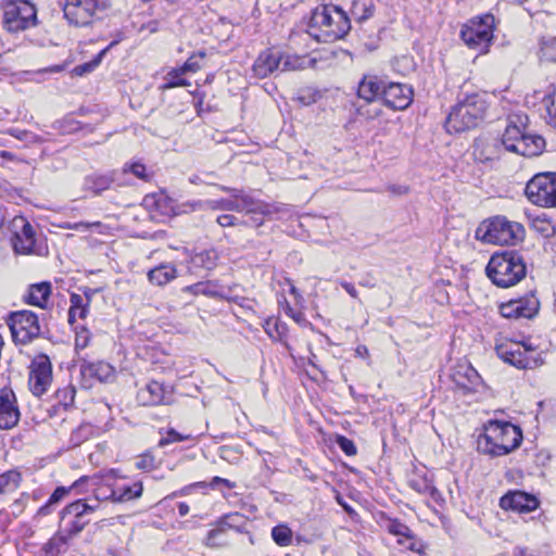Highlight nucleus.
Masks as SVG:
<instances>
[{"label": "nucleus", "instance_id": "4d7b16f0", "mask_svg": "<svg viewBox=\"0 0 556 556\" xmlns=\"http://www.w3.org/2000/svg\"><path fill=\"white\" fill-rule=\"evenodd\" d=\"M181 210L184 213L207 210L206 201H190V202L182 203Z\"/></svg>", "mask_w": 556, "mask_h": 556}, {"label": "nucleus", "instance_id": "c03bdc74", "mask_svg": "<svg viewBox=\"0 0 556 556\" xmlns=\"http://www.w3.org/2000/svg\"><path fill=\"white\" fill-rule=\"evenodd\" d=\"M544 103L548 114V123L556 128V92L544 97Z\"/></svg>", "mask_w": 556, "mask_h": 556}, {"label": "nucleus", "instance_id": "20e7f679", "mask_svg": "<svg viewBox=\"0 0 556 556\" xmlns=\"http://www.w3.org/2000/svg\"><path fill=\"white\" fill-rule=\"evenodd\" d=\"M485 100L478 93L467 96L451 110L445 121L446 131L457 134L476 127L484 117Z\"/></svg>", "mask_w": 556, "mask_h": 556}, {"label": "nucleus", "instance_id": "bf43d9fd", "mask_svg": "<svg viewBox=\"0 0 556 556\" xmlns=\"http://www.w3.org/2000/svg\"><path fill=\"white\" fill-rule=\"evenodd\" d=\"M94 497L97 502L112 500L115 502V492L113 489L99 488L94 491Z\"/></svg>", "mask_w": 556, "mask_h": 556}, {"label": "nucleus", "instance_id": "f704fd0d", "mask_svg": "<svg viewBox=\"0 0 556 556\" xmlns=\"http://www.w3.org/2000/svg\"><path fill=\"white\" fill-rule=\"evenodd\" d=\"M143 486L141 482H135L131 485H124L114 490L115 502H127L141 496Z\"/></svg>", "mask_w": 556, "mask_h": 556}, {"label": "nucleus", "instance_id": "774afa93", "mask_svg": "<svg viewBox=\"0 0 556 556\" xmlns=\"http://www.w3.org/2000/svg\"><path fill=\"white\" fill-rule=\"evenodd\" d=\"M88 344V337L87 336H83V334H78L77 338H76V346L77 348H80V349H84L86 348Z\"/></svg>", "mask_w": 556, "mask_h": 556}, {"label": "nucleus", "instance_id": "c756f323", "mask_svg": "<svg viewBox=\"0 0 556 556\" xmlns=\"http://www.w3.org/2000/svg\"><path fill=\"white\" fill-rule=\"evenodd\" d=\"M315 61L307 56L281 54L280 71H300L311 66Z\"/></svg>", "mask_w": 556, "mask_h": 556}, {"label": "nucleus", "instance_id": "a18cd8bd", "mask_svg": "<svg viewBox=\"0 0 556 556\" xmlns=\"http://www.w3.org/2000/svg\"><path fill=\"white\" fill-rule=\"evenodd\" d=\"M205 52L199 51L198 53L191 55L185 64L180 67L184 73L191 72L195 73L201 68V64L199 60L204 59Z\"/></svg>", "mask_w": 556, "mask_h": 556}, {"label": "nucleus", "instance_id": "39448f33", "mask_svg": "<svg viewBox=\"0 0 556 556\" xmlns=\"http://www.w3.org/2000/svg\"><path fill=\"white\" fill-rule=\"evenodd\" d=\"M311 28H318L325 41H334L348 34L351 25L346 13L336 5L317 7L311 16Z\"/></svg>", "mask_w": 556, "mask_h": 556}, {"label": "nucleus", "instance_id": "69168bd1", "mask_svg": "<svg viewBox=\"0 0 556 556\" xmlns=\"http://www.w3.org/2000/svg\"><path fill=\"white\" fill-rule=\"evenodd\" d=\"M220 484L227 486L228 489H232L235 486V484L232 482H230L227 479L220 478V477H214L213 480L211 481L212 488H216Z\"/></svg>", "mask_w": 556, "mask_h": 556}, {"label": "nucleus", "instance_id": "bb28decb", "mask_svg": "<svg viewBox=\"0 0 556 556\" xmlns=\"http://www.w3.org/2000/svg\"><path fill=\"white\" fill-rule=\"evenodd\" d=\"M513 301L520 318H532L539 312L540 302L532 293Z\"/></svg>", "mask_w": 556, "mask_h": 556}, {"label": "nucleus", "instance_id": "f3484780", "mask_svg": "<svg viewBox=\"0 0 556 556\" xmlns=\"http://www.w3.org/2000/svg\"><path fill=\"white\" fill-rule=\"evenodd\" d=\"M532 349L526 344L517 342L501 343L496 345V353L504 362L514 365L517 368H527L530 366V359L527 353Z\"/></svg>", "mask_w": 556, "mask_h": 556}, {"label": "nucleus", "instance_id": "c9c22d12", "mask_svg": "<svg viewBox=\"0 0 556 556\" xmlns=\"http://www.w3.org/2000/svg\"><path fill=\"white\" fill-rule=\"evenodd\" d=\"M21 482V473L16 470H9L0 475V494L15 491Z\"/></svg>", "mask_w": 556, "mask_h": 556}, {"label": "nucleus", "instance_id": "4be33fe9", "mask_svg": "<svg viewBox=\"0 0 556 556\" xmlns=\"http://www.w3.org/2000/svg\"><path fill=\"white\" fill-rule=\"evenodd\" d=\"M455 382L468 392H473L481 384V377L478 371L467 365L460 366L457 371L454 374Z\"/></svg>", "mask_w": 556, "mask_h": 556}, {"label": "nucleus", "instance_id": "cd10ccee", "mask_svg": "<svg viewBox=\"0 0 556 556\" xmlns=\"http://www.w3.org/2000/svg\"><path fill=\"white\" fill-rule=\"evenodd\" d=\"M81 372L100 381H108L114 375V368L105 362H97L83 365Z\"/></svg>", "mask_w": 556, "mask_h": 556}, {"label": "nucleus", "instance_id": "052dcab7", "mask_svg": "<svg viewBox=\"0 0 556 556\" xmlns=\"http://www.w3.org/2000/svg\"><path fill=\"white\" fill-rule=\"evenodd\" d=\"M217 224L222 227H230L239 225L238 218L230 214L219 215L216 219Z\"/></svg>", "mask_w": 556, "mask_h": 556}, {"label": "nucleus", "instance_id": "a19ab883", "mask_svg": "<svg viewBox=\"0 0 556 556\" xmlns=\"http://www.w3.org/2000/svg\"><path fill=\"white\" fill-rule=\"evenodd\" d=\"M540 59L543 62L556 63V38H549L542 41Z\"/></svg>", "mask_w": 556, "mask_h": 556}, {"label": "nucleus", "instance_id": "8fccbe9b", "mask_svg": "<svg viewBox=\"0 0 556 556\" xmlns=\"http://www.w3.org/2000/svg\"><path fill=\"white\" fill-rule=\"evenodd\" d=\"M136 468L139 470L151 471L155 468V458L152 454H143L136 462Z\"/></svg>", "mask_w": 556, "mask_h": 556}, {"label": "nucleus", "instance_id": "a211bd4d", "mask_svg": "<svg viewBox=\"0 0 556 556\" xmlns=\"http://www.w3.org/2000/svg\"><path fill=\"white\" fill-rule=\"evenodd\" d=\"M20 417L21 414L14 393L2 390L0 392V429L8 430L14 428L18 424Z\"/></svg>", "mask_w": 556, "mask_h": 556}, {"label": "nucleus", "instance_id": "473e14b6", "mask_svg": "<svg viewBox=\"0 0 556 556\" xmlns=\"http://www.w3.org/2000/svg\"><path fill=\"white\" fill-rule=\"evenodd\" d=\"M263 328L273 340L280 342L283 341L288 331L287 325L275 317L267 318L263 324Z\"/></svg>", "mask_w": 556, "mask_h": 556}, {"label": "nucleus", "instance_id": "6e6d98bb", "mask_svg": "<svg viewBox=\"0 0 556 556\" xmlns=\"http://www.w3.org/2000/svg\"><path fill=\"white\" fill-rule=\"evenodd\" d=\"M500 313L505 318H520L513 300L502 304L500 306Z\"/></svg>", "mask_w": 556, "mask_h": 556}, {"label": "nucleus", "instance_id": "7ed1b4c3", "mask_svg": "<svg viewBox=\"0 0 556 556\" xmlns=\"http://www.w3.org/2000/svg\"><path fill=\"white\" fill-rule=\"evenodd\" d=\"M486 276L500 288H509L521 281L527 274L526 262L516 251H505L491 256Z\"/></svg>", "mask_w": 556, "mask_h": 556}, {"label": "nucleus", "instance_id": "6ab92c4d", "mask_svg": "<svg viewBox=\"0 0 556 556\" xmlns=\"http://www.w3.org/2000/svg\"><path fill=\"white\" fill-rule=\"evenodd\" d=\"M500 506L505 510H515L518 513H530L538 508L539 500L522 491H514L505 494L500 500Z\"/></svg>", "mask_w": 556, "mask_h": 556}, {"label": "nucleus", "instance_id": "de8ad7c7", "mask_svg": "<svg viewBox=\"0 0 556 556\" xmlns=\"http://www.w3.org/2000/svg\"><path fill=\"white\" fill-rule=\"evenodd\" d=\"M189 438L190 435L180 434L179 432L172 428L167 430L166 435L160 440L159 446H165L170 443L182 442L185 440H188Z\"/></svg>", "mask_w": 556, "mask_h": 556}, {"label": "nucleus", "instance_id": "b1692460", "mask_svg": "<svg viewBox=\"0 0 556 556\" xmlns=\"http://www.w3.org/2000/svg\"><path fill=\"white\" fill-rule=\"evenodd\" d=\"M50 294L51 285L49 282L35 283L29 287L25 301L30 305L45 308Z\"/></svg>", "mask_w": 556, "mask_h": 556}, {"label": "nucleus", "instance_id": "e2e57ef3", "mask_svg": "<svg viewBox=\"0 0 556 556\" xmlns=\"http://www.w3.org/2000/svg\"><path fill=\"white\" fill-rule=\"evenodd\" d=\"M194 293L215 295V292L211 290L207 283L199 282L192 287Z\"/></svg>", "mask_w": 556, "mask_h": 556}, {"label": "nucleus", "instance_id": "c85d7f7f", "mask_svg": "<svg viewBox=\"0 0 556 556\" xmlns=\"http://www.w3.org/2000/svg\"><path fill=\"white\" fill-rule=\"evenodd\" d=\"M114 178L111 175H90L84 180V189L94 194H100L108 190L113 184Z\"/></svg>", "mask_w": 556, "mask_h": 556}, {"label": "nucleus", "instance_id": "09e8293b", "mask_svg": "<svg viewBox=\"0 0 556 556\" xmlns=\"http://www.w3.org/2000/svg\"><path fill=\"white\" fill-rule=\"evenodd\" d=\"M128 170L142 180L148 181L150 179V175L147 173L146 166L139 162L132 163L130 165L126 164L124 172L126 173Z\"/></svg>", "mask_w": 556, "mask_h": 556}, {"label": "nucleus", "instance_id": "1a4fd4ad", "mask_svg": "<svg viewBox=\"0 0 556 556\" xmlns=\"http://www.w3.org/2000/svg\"><path fill=\"white\" fill-rule=\"evenodd\" d=\"M529 201L542 207H556V173L536 174L526 186Z\"/></svg>", "mask_w": 556, "mask_h": 556}, {"label": "nucleus", "instance_id": "9d476101", "mask_svg": "<svg viewBox=\"0 0 556 556\" xmlns=\"http://www.w3.org/2000/svg\"><path fill=\"white\" fill-rule=\"evenodd\" d=\"M7 323L16 344H27L41 334L39 318L30 311L13 312Z\"/></svg>", "mask_w": 556, "mask_h": 556}, {"label": "nucleus", "instance_id": "680f3d73", "mask_svg": "<svg viewBox=\"0 0 556 556\" xmlns=\"http://www.w3.org/2000/svg\"><path fill=\"white\" fill-rule=\"evenodd\" d=\"M98 63H99V61H94L91 63H85V64L78 65L74 68V73L76 75L81 76L86 73L91 72L98 65Z\"/></svg>", "mask_w": 556, "mask_h": 556}, {"label": "nucleus", "instance_id": "e433bc0d", "mask_svg": "<svg viewBox=\"0 0 556 556\" xmlns=\"http://www.w3.org/2000/svg\"><path fill=\"white\" fill-rule=\"evenodd\" d=\"M523 132L525 131L518 125L510 122L503 134L501 146H503L506 151L510 152V146H516Z\"/></svg>", "mask_w": 556, "mask_h": 556}, {"label": "nucleus", "instance_id": "f03ea898", "mask_svg": "<svg viewBox=\"0 0 556 556\" xmlns=\"http://www.w3.org/2000/svg\"><path fill=\"white\" fill-rule=\"evenodd\" d=\"M223 190L231 193V199L207 200L206 208L212 211L224 210L243 212L247 215H252L251 219L256 227L262 226L264 223L263 218L256 217V215L270 217L283 210L282 207L254 199L238 189L223 187Z\"/></svg>", "mask_w": 556, "mask_h": 556}, {"label": "nucleus", "instance_id": "7c9ffc66", "mask_svg": "<svg viewBox=\"0 0 556 556\" xmlns=\"http://www.w3.org/2000/svg\"><path fill=\"white\" fill-rule=\"evenodd\" d=\"M375 4L372 0H354L351 8L352 17L362 23L374 15Z\"/></svg>", "mask_w": 556, "mask_h": 556}, {"label": "nucleus", "instance_id": "f8f14e48", "mask_svg": "<svg viewBox=\"0 0 556 556\" xmlns=\"http://www.w3.org/2000/svg\"><path fill=\"white\" fill-rule=\"evenodd\" d=\"M98 504L91 505L83 500H78L68 504L61 511L60 527L72 539L75 538L90 522V519L87 518V516L93 513L98 508Z\"/></svg>", "mask_w": 556, "mask_h": 556}, {"label": "nucleus", "instance_id": "4468645a", "mask_svg": "<svg viewBox=\"0 0 556 556\" xmlns=\"http://www.w3.org/2000/svg\"><path fill=\"white\" fill-rule=\"evenodd\" d=\"M12 245L17 254H30L36 243V232L30 223L23 216H15L11 224Z\"/></svg>", "mask_w": 556, "mask_h": 556}, {"label": "nucleus", "instance_id": "393cba45", "mask_svg": "<svg viewBox=\"0 0 556 556\" xmlns=\"http://www.w3.org/2000/svg\"><path fill=\"white\" fill-rule=\"evenodd\" d=\"M177 276V269L169 263L161 264L148 273V279L155 286H164L175 279Z\"/></svg>", "mask_w": 556, "mask_h": 556}, {"label": "nucleus", "instance_id": "ea45409f", "mask_svg": "<svg viewBox=\"0 0 556 556\" xmlns=\"http://www.w3.org/2000/svg\"><path fill=\"white\" fill-rule=\"evenodd\" d=\"M271 538L277 545L289 546L292 542V531L287 526H276L271 530Z\"/></svg>", "mask_w": 556, "mask_h": 556}, {"label": "nucleus", "instance_id": "5701e85b", "mask_svg": "<svg viewBox=\"0 0 556 556\" xmlns=\"http://www.w3.org/2000/svg\"><path fill=\"white\" fill-rule=\"evenodd\" d=\"M138 396L144 405L164 404L166 401V390L162 383L151 381L139 391Z\"/></svg>", "mask_w": 556, "mask_h": 556}, {"label": "nucleus", "instance_id": "aec40b11", "mask_svg": "<svg viewBox=\"0 0 556 556\" xmlns=\"http://www.w3.org/2000/svg\"><path fill=\"white\" fill-rule=\"evenodd\" d=\"M281 53L267 49L260 53L253 64V72L258 78H265L275 71H280Z\"/></svg>", "mask_w": 556, "mask_h": 556}, {"label": "nucleus", "instance_id": "a878e982", "mask_svg": "<svg viewBox=\"0 0 556 556\" xmlns=\"http://www.w3.org/2000/svg\"><path fill=\"white\" fill-rule=\"evenodd\" d=\"M70 540L72 538L60 527V530L42 546V552L47 556H58L66 549Z\"/></svg>", "mask_w": 556, "mask_h": 556}, {"label": "nucleus", "instance_id": "0e129e2a", "mask_svg": "<svg viewBox=\"0 0 556 556\" xmlns=\"http://www.w3.org/2000/svg\"><path fill=\"white\" fill-rule=\"evenodd\" d=\"M285 312L286 314L291 317L292 319H294L295 321L300 323L301 319L303 318V315L301 313H295L294 309L290 306V304L287 302V300L285 299Z\"/></svg>", "mask_w": 556, "mask_h": 556}, {"label": "nucleus", "instance_id": "864d4df0", "mask_svg": "<svg viewBox=\"0 0 556 556\" xmlns=\"http://www.w3.org/2000/svg\"><path fill=\"white\" fill-rule=\"evenodd\" d=\"M337 444L339 445V447L348 455V456H353L356 454L357 450H356V446L355 444L353 443L352 440L343 437V435H339L337 438Z\"/></svg>", "mask_w": 556, "mask_h": 556}, {"label": "nucleus", "instance_id": "2eb2a0df", "mask_svg": "<svg viewBox=\"0 0 556 556\" xmlns=\"http://www.w3.org/2000/svg\"><path fill=\"white\" fill-rule=\"evenodd\" d=\"M52 382V365L50 358L40 354L30 365L28 384L31 393L40 396L47 392Z\"/></svg>", "mask_w": 556, "mask_h": 556}, {"label": "nucleus", "instance_id": "423d86ee", "mask_svg": "<svg viewBox=\"0 0 556 556\" xmlns=\"http://www.w3.org/2000/svg\"><path fill=\"white\" fill-rule=\"evenodd\" d=\"M525 236V228L521 224L510 222L506 217L495 216L479 225L476 230V238L491 244H516Z\"/></svg>", "mask_w": 556, "mask_h": 556}, {"label": "nucleus", "instance_id": "13d9d810", "mask_svg": "<svg viewBox=\"0 0 556 556\" xmlns=\"http://www.w3.org/2000/svg\"><path fill=\"white\" fill-rule=\"evenodd\" d=\"M410 486L418 491L419 493H429L432 497H434L435 494L438 493V490L434 486L429 485L425 481L421 483L417 481H410Z\"/></svg>", "mask_w": 556, "mask_h": 556}, {"label": "nucleus", "instance_id": "37998d69", "mask_svg": "<svg viewBox=\"0 0 556 556\" xmlns=\"http://www.w3.org/2000/svg\"><path fill=\"white\" fill-rule=\"evenodd\" d=\"M320 98V93L318 90L312 87H305L298 91L295 100L302 105H311Z\"/></svg>", "mask_w": 556, "mask_h": 556}, {"label": "nucleus", "instance_id": "603ef678", "mask_svg": "<svg viewBox=\"0 0 556 556\" xmlns=\"http://www.w3.org/2000/svg\"><path fill=\"white\" fill-rule=\"evenodd\" d=\"M224 533L223 528L219 526L216 529L208 531L205 544L210 547H219L224 545V542L219 541L218 538Z\"/></svg>", "mask_w": 556, "mask_h": 556}, {"label": "nucleus", "instance_id": "72a5a7b5", "mask_svg": "<svg viewBox=\"0 0 556 556\" xmlns=\"http://www.w3.org/2000/svg\"><path fill=\"white\" fill-rule=\"evenodd\" d=\"M532 228L544 238L556 237V223L545 214L536 216L532 220Z\"/></svg>", "mask_w": 556, "mask_h": 556}, {"label": "nucleus", "instance_id": "4c0bfd02", "mask_svg": "<svg viewBox=\"0 0 556 556\" xmlns=\"http://www.w3.org/2000/svg\"><path fill=\"white\" fill-rule=\"evenodd\" d=\"M72 488L58 486L50 495L48 502L41 506L37 514L40 516H47L51 513V507L59 504L68 493Z\"/></svg>", "mask_w": 556, "mask_h": 556}, {"label": "nucleus", "instance_id": "2f4dec72", "mask_svg": "<svg viewBox=\"0 0 556 556\" xmlns=\"http://www.w3.org/2000/svg\"><path fill=\"white\" fill-rule=\"evenodd\" d=\"M217 260H218L217 251L214 249H210V250H203V251L195 253L191 257V264L194 267L211 270L216 266Z\"/></svg>", "mask_w": 556, "mask_h": 556}, {"label": "nucleus", "instance_id": "dca6fc26", "mask_svg": "<svg viewBox=\"0 0 556 556\" xmlns=\"http://www.w3.org/2000/svg\"><path fill=\"white\" fill-rule=\"evenodd\" d=\"M413 89L404 84L387 81L382 89V103L392 110H405L413 101Z\"/></svg>", "mask_w": 556, "mask_h": 556}, {"label": "nucleus", "instance_id": "3c124183", "mask_svg": "<svg viewBox=\"0 0 556 556\" xmlns=\"http://www.w3.org/2000/svg\"><path fill=\"white\" fill-rule=\"evenodd\" d=\"M242 519V516L238 513L236 514H229V515H226L224 516L219 522H218V526L220 528H223L224 532L226 531V529H231V528H238V522Z\"/></svg>", "mask_w": 556, "mask_h": 556}, {"label": "nucleus", "instance_id": "0eeeda50", "mask_svg": "<svg viewBox=\"0 0 556 556\" xmlns=\"http://www.w3.org/2000/svg\"><path fill=\"white\" fill-rule=\"evenodd\" d=\"M495 18L492 14H484L468 21L460 30V38L471 49L485 53L493 39Z\"/></svg>", "mask_w": 556, "mask_h": 556}, {"label": "nucleus", "instance_id": "79ce46f5", "mask_svg": "<svg viewBox=\"0 0 556 556\" xmlns=\"http://www.w3.org/2000/svg\"><path fill=\"white\" fill-rule=\"evenodd\" d=\"M182 74L185 73L181 71L180 67L174 68L170 72H168L165 77L166 83L164 84L163 89L190 86V83L187 79L180 77Z\"/></svg>", "mask_w": 556, "mask_h": 556}, {"label": "nucleus", "instance_id": "338daca9", "mask_svg": "<svg viewBox=\"0 0 556 556\" xmlns=\"http://www.w3.org/2000/svg\"><path fill=\"white\" fill-rule=\"evenodd\" d=\"M340 285L352 298H354V299L358 298V292L351 282L341 281Z\"/></svg>", "mask_w": 556, "mask_h": 556}, {"label": "nucleus", "instance_id": "ddd939ff", "mask_svg": "<svg viewBox=\"0 0 556 556\" xmlns=\"http://www.w3.org/2000/svg\"><path fill=\"white\" fill-rule=\"evenodd\" d=\"M386 80L376 75H365L357 86V98L365 102V105L357 106V113L368 119L378 117L379 109H368L367 105L376 101H382V89Z\"/></svg>", "mask_w": 556, "mask_h": 556}, {"label": "nucleus", "instance_id": "f257e3e1", "mask_svg": "<svg viewBox=\"0 0 556 556\" xmlns=\"http://www.w3.org/2000/svg\"><path fill=\"white\" fill-rule=\"evenodd\" d=\"M522 432L509 421L490 420L478 439V451L491 457L507 455L519 447Z\"/></svg>", "mask_w": 556, "mask_h": 556}, {"label": "nucleus", "instance_id": "9b49d317", "mask_svg": "<svg viewBox=\"0 0 556 556\" xmlns=\"http://www.w3.org/2000/svg\"><path fill=\"white\" fill-rule=\"evenodd\" d=\"M108 8L106 0H65L64 17L76 27L90 25L99 11Z\"/></svg>", "mask_w": 556, "mask_h": 556}, {"label": "nucleus", "instance_id": "58836bf2", "mask_svg": "<svg viewBox=\"0 0 556 556\" xmlns=\"http://www.w3.org/2000/svg\"><path fill=\"white\" fill-rule=\"evenodd\" d=\"M76 312H79V318L87 316V307L84 304V299L79 294L71 295V307L68 311V323L73 324L76 319Z\"/></svg>", "mask_w": 556, "mask_h": 556}, {"label": "nucleus", "instance_id": "5fc2aeb1", "mask_svg": "<svg viewBox=\"0 0 556 556\" xmlns=\"http://www.w3.org/2000/svg\"><path fill=\"white\" fill-rule=\"evenodd\" d=\"M103 224L101 222H79L76 225V231L78 232H87L89 230L96 229L99 233H103Z\"/></svg>", "mask_w": 556, "mask_h": 556}, {"label": "nucleus", "instance_id": "412c9836", "mask_svg": "<svg viewBox=\"0 0 556 556\" xmlns=\"http://www.w3.org/2000/svg\"><path fill=\"white\" fill-rule=\"evenodd\" d=\"M545 149V140L542 136L523 132L516 146H510V152L526 157L540 155Z\"/></svg>", "mask_w": 556, "mask_h": 556}, {"label": "nucleus", "instance_id": "6e6552de", "mask_svg": "<svg viewBox=\"0 0 556 556\" xmlns=\"http://www.w3.org/2000/svg\"><path fill=\"white\" fill-rule=\"evenodd\" d=\"M3 27L10 33H17L36 24V8L26 0H7L2 4Z\"/></svg>", "mask_w": 556, "mask_h": 556}, {"label": "nucleus", "instance_id": "49530a36", "mask_svg": "<svg viewBox=\"0 0 556 556\" xmlns=\"http://www.w3.org/2000/svg\"><path fill=\"white\" fill-rule=\"evenodd\" d=\"M388 530L390 533L397 535V536H403L406 539L413 538L410 529L406 525H404L397 520H392L388 526Z\"/></svg>", "mask_w": 556, "mask_h": 556}]
</instances>
